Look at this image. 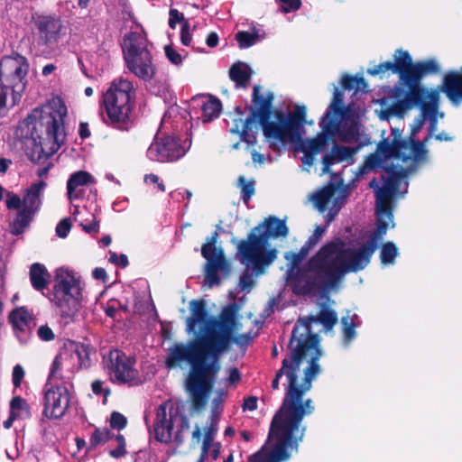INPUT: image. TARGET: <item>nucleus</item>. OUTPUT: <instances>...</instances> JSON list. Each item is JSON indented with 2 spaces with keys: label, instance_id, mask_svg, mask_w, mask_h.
Masks as SVG:
<instances>
[{
  "label": "nucleus",
  "instance_id": "1",
  "mask_svg": "<svg viewBox=\"0 0 462 462\" xmlns=\"http://www.w3.org/2000/svg\"><path fill=\"white\" fill-rule=\"evenodd\" d=\"M375 251L372 242L355 251L346 248L345 242L336 237L322 245L304 267L291 274L292 292L297 296L327 294L339 286L346 273L364 270Z\"/></svg>",
  "mask_w": 462,
  "mask_h": 462
},
{
  "label": "nucleus",
  "instance_id": "2",
  "mask_svg": "<svg viewBox=\"0 0 462 462\" xmlns=\"http://www.w3.org/2000/svg\"><path fill=\"white\" fill-rule=\"evenodd\" d=\"M237 312L238 306L236 302L222 309L221 319L213 321L204 338L206 351L199 362L195 363L193 369L189 370L186 379V391L189 394L194 411H201L207 405L208 395L221 369V356L228 352L233 344L245 348L252 340L250 334L236 335Z\"/></svg>",
  "mask_w": 462,
  "mask_h": 462
},
{
  "label": "nucleus",
  "instance_id": "3",
  "mask_svg": "<svg viewBox=\"0 0 462 462\" xmlns=\"http://www.w3.org/2000/svg\"><path fill=\"white\" fill-rule=\"evenodd\" d=\"M24 152L34 162H43L58 152L64 142L62 116L51 107L35 108L18 125Z\"/></svg>",
  "mask_w": 462,
  "mask_h": 462
},
{
  "label": "nucleus",
  "instance_id": "4",
  "mask_svg": "<svg viewBox=\"0 0 462 462\" xmlns=\"http://www.w3.org/2000/svg\"><path fill=\"white\" fill-rule=\"evenodd\" d=\"M289 229L285 220L275 216H269L262 223L253 228L247 239L240 240L237 244V254L243 263L252 264L255 273L262 274L265 268L277 258L278 251L275 248L264 250L268 240L277 237H285Z\"/></svg>",
  "mask_w": 462,
  "mask_h": 462
},
{
  "label": "nucleus",
  "instance_id": "5",
  "mask_svg": "<svg viewBox=\"0 0 462 462\" xmlns=\"http://www.w3.org/2000/svg\"><path fill=\"white\" fill-rule=\"evenodd\" d=\"M189 310L190 316L186 320V330L188 333L195 332L197 325L200 324L199 334L196 339L189 341L188 344L175 343L170 347L165 359V366L168 369L175 368L184 361L190 365V369H193L194 364L199 362L207 349L203 341L208 335V328L214 320L220 319L222 316V310L217 316H209L203 299L192 300L189 302Z\"/></svg>",
  "mask_w": 462,
  "mask_h": 462
},
{
  "label": "nucleus",
  "instance_id": "6",
  "mask_svg": "<svg viewBox=\"0 0 462 462\" xmlns=\"http://www.w3.org/2000/svg\"><path fill=\"white\" fill-rule=\"evenodd\" d=\"M135 101L136 89L133 82L123 77L114 79L100 99L103 122L116 130L130 131L135 125Z\"/></svg>",
  "mask_w": 462,
  "mask_h": 462
},
{
  "label": "nucleus",
  "instance_id": "7",
  "mask_svg": "<svg viewBox=\"0 0 462 462\" xmlns=\"http://www.w3.org/2000/svg\"><path fill=\"white\" fill-rule=\"evenodd\" d=\"M291 377V384L288 383L285 397L279 411L272 420L273 427L282 431L299 446L302 441L306 427L301 426V421L306 415L314 411V406L310 399L302 402V397L310 389L295 384V376Z\"/></svg>",
  "mask_w": 462,
  "mask_h": 462
},
{
  "label": "nucleus",
  "instance_id": "8",
  "mask_svg": "<svg viewBox=\"0 0 462 462\" xmlns=\"http://www.w3.org/2000/svg\"><path fill=\"white\" fill-rule=\"evenodd\" d=\"M261 87L254 85L252 93V103L253 106H249V115L243 122L242 119L236 121L234 127L231 129V133L238 134L241 141L246 143L248 145H254L256 143V134L258 133V126L255 124L257 121L261 125L264 136L268 140L279 141V136L273 134V131L271 128L273 121H271V116L273 115V103L274 100V95L272 91H268L265 96L260 93Z\"/></svg>",
  "mask_w": 462,
  "mask_h": 462
},
{
  "label": "nucleus",
  "instance_id": "9",
  "mask_svg": "<svg viewBox=\"0 0 462 462\" xmlns=\"http://www.w3.org/2000/svg\"><path fill=\"white\" fill-rule=\"evenodd\" d=\"M298 325L292 328L288 347L291 349V369L288 371V383L291 384V377L295 376V384H298V372L303 359L309 358V365L304 370L303 383L300 387L311 388L312 380L319 374V360L322 356L318 334H309L307 337H298Z\"/></svg>",
  "mask_w": 462,
  "mask_h": 462
},
{
  "label": "nucleus",
  "instance_id": "10",
  "mask_svg": "<svg viewBox=\"0 0 462 462\" xmlns=\"http://www.w3.org/2000/svg\"><path fill=\"white\" fill-rule=\"evenodd\" d=\"M123 58L126 69L143 82H150L157 73L156 65L147 41L141 33L131 32L125 35Z\"/></svg>",
  "mask_w": 462,
  "mask_h": 462
},
{
  "label": "nucleus",
  "instance_id": "11",
  "mask_svg": "<svg viewBox=\"0 0 462 462\" xmlns=\"http://www.w3.org/2000/svg\"><path fill=\"white\" fill-rule=\"evenodd\" d=\"M81 300V288L79 282L73 276H57L53 286V299L55 305L60 310L62 317L73 316L79 310Z\"/></svg>",
  "mask_w": 462,
  "mask_h": 462
},
{
  "label": "nucleus",
  "instance_id": "12",
  "mask_svg": "<svg viewBox=\"0 0 462 462\" xmlns=\"http://www.w3.org/2000/svg\"><path fill=\"white\" fill-rule=\"evenodd\" d=\"M276 121L270 125L273 134L279 136V142L284 143H298L301 141V129L306 121V107L296 106L293 113L288 116L282 110H275Z\"/></svg>",
  "mask_w": 462,
  "mask_h": 462
},
{
  "label": "nucleus",
  "instance_id": "13",
  "mask_svg": "<svg viewBox=\"0 0 462 462\" xmlns=\"http://www.w3.org/2000/svg\"><path fill=\"white\" fill-rule=\"evenodd\" d=\"M28 70L29 63L26 58L18 53L15 58L9 57L1 61L0 75L7 78V87L13 94L10 107L17 104L26 88Z\"/></svg>",
  "mask_w": 462,
  "mask_h": 462
},
{
  "label": "nucleus",
  "instance_id": "14",
  "mask_svg": "<svg viewBox=\"0 0 462 462\" xmlns=\"http://www.w3.org/2000/svg\"><path fill=\"white\" fill-rule=\"evenodd\" d=\"M104 367L111 382L119 384L133 383L139 373L134 368L135 360L119 349H112L103 357Z\"/></svg>",
  "mask_w": 462,
  "mask_h": 462
},
{
  "label": "nucleus",
  "instance_id": "15",
  "mask_svg": "<svg viewBox=\"0 0 462 462\" xmlns=\"http://www.w3.org/2000/svg\"><path fill=\"white\" fill-rule=\"evenodd\" d=\"M275 439V444L270 452L258 451L251 455L248 462H284L291 457V452H298L299 446L282 431L273 427L271 422L268 439Z\"/></svg>",
  "mask_w": 462,
  "mask_h": 462
},
{
  "label": "nucleus",
  "instance_id": "16",
  "mask_svg": "<svg viewBox=\"0 0 462 462\" xmlns=\"http://www.w3.org/2000/svg\"><path fill=\"white\" fill-rule=\"evenodd\" d=\"M45 183L40 181L33 183L23 198V207L18 211L16 218L10 225V231L14 236H19L30 225L34 215L40 208V193Z\"/></svg>",
  "mask_w": 462,
  "mask_h": 462
},
{
  "label": "nucleus",
  "instance_id": "17",
  "mask_svg": "<svg viewBox=\"0 0 462 462\" xmlns=\"http://www.w3.org/2000/svg\"><path fill=\"white\" fill-rule=\"evenodd\" d=\"M187 150L181 143L180 138L174 135L163 134L156 136L147 151L152 161L159 162H175L183 157Z\"/></svg>",
  "mask_w": 462,
  "mask_h": 462
},
{
  "label": "nucleus",
  "instance_id": "18",
  "mask_svg": "<svg viewBox=\"0 0 462 462\" xmlns=\"http://www.w3.org/2000/svg\"><path fill=\"white\" fill-rule=\"evenodd\" d=\"M70 403V393L65 385H55L44 391L42 414L50 420L62 418Z\"/></svg>",
  "mask_w": 462,
  "mask_h": 462
},
{
  "label": "nucleus",
  "instance_id": "19",
  "mask_svg": "<svg viewBox=\"0 0 462 462\" xmlns=\"http://www.w3.org/2000/svg\"><path fill=\"white\" fill-rule=\"evenodd\" d=\"M32 23L38 37V44L51 46L60 41L63 24L56 15L39 14L32 17Z\"/></svg>",
  "mask_w": 462,
  "mask_h": 462
},
{
  "label": "nucleus",
  "instance_id": "20",
  "mask_svg": "<svg viewBox=\"0 0 462 462\" xmlns=\"http://www.w3.org/2000/svg\"><path fill=\"white\" fill-rule=\"evenodd\" d=\"M178 411L173 409L170 401L160 404L156 409L155 420L153 424L154 438L162 443H170L172 439L173 420Z\"/></svg>",
  "mask_w": 462,
  "mask_h": 462
},
{
  "label": "nucleus",
  "instance_id": "21",
  "mask_svg": "<svg viewBox=\"0 0 462 462\" xmlns=\"http://www.w3.org/2000/svg\"><path fill=\"white\" fill-rule=\"evenodd\" d=\"M338 321L337 313L328 304L322 303L317 315H309L300 318L295 325H298V337H307L311 332V324L319 323L327 331L331 330Z\"/></svg>",
  "mask_w": 462,
  "mask_h": 462
},
{
  "label": "nucleus",
  "instance_id": "22",
  "mask_svg": "<svg viewBox=\"0 0 462 462\" xmlns=\"http://www.w3.org/2000/svg\"><path fill=\"white\" fill-rule=\"evenodd\" d=\"M408 57V64L405 66V75L410 80L421 81L422 78L428 74H437L439 71V66L434 59L412 62L409 51H405Z\"/></svg>",
  "mask_w": 462,
  "mask_h": 462
},
{
  "label": "nucleus",
  "instance_id": "23",
  "mask_svg": "<svg viewBox=\"0 0 462 462\" xmlns=\"http://www.w3.org/2000/svg\"><path fill=\"white\" fill-rule=\"evenodd\" d=\"M408 64V57L405 51L398 49L394 54V61H384L373 68L367 69V73L371 76H376L391 70L393 73L398 74L400 80L405 75V66Z\"/></svg>",
  "mask_w": 462,
  "mask_h": 462
},
{
  "label": "nucleus",
  "instance_id": "24",
  "mask_svg": "<svg viewBox=\"0 0 462 462\" xmlns=\"http://www.w3.org/2000/svg\"><path fill=\"white\" fill-rule=\"evenodd\" d=\"M401 82L408 88L404 99L411 109L414 106H420L431 95V91L420 86V81L410 80L407 76H403Z\"/></svg>",
  "mask_w": 462,
  "mask_h": 462
},
{
  "label": "nucleus",
  "instance_id": "25",
  "mask_svg": "<svg viewBox=\"0 0 462 462\" xmlns=\"http://www.w3.org/2000/svg\"><path fill=\"white\" fill-rule=\"evenodd\" d=\"M357 147H347L334 143L331 151L322 158V171L329 172L332 165L345 160L352 159L357 152Z\"/></svg>",
  "mask_w": 462,
  "mask_h": 462
},
{
  "label": "nucleus",
  "instance_id": "26",
  "mask_svg": "<svg viewBox=\"0 0 462 462\" xmlns=\"http://www.w3.org/2000/svg\"><path fill=\"white\" fill-rule=\"evenodd\" d=\"M369 185L371 188L374 189L376 198V211L386 213L387 218L390 221H393V201L396 194L388 190V189L378 187L374 179L370 182Z\"/></svg>",
  "mask_w": 462,
  "mask_h": 462
},
{
  "label": "nucleus",
  "instance_id": "27",
  "mask_svg": "<svg viewBox=\"0 0 462 462\" xmlns=\"http://www.w3.org/2000/svg\"><path fill=\"white\" fill-rule=\"evenodd\" d=\"M10 324L12 325L16 336L22 341L18 332H24L25 328L29 327L32 321V316L25 307L14 309L8 316Z\"/></svg>",
  "mask_w": 462,
  "mask_h": 462
},
{
  "label": "nucleus",
  "instance_id": "28",
  "mask_svg": "<svg viewBox=\"0 0 462 462\" xmlns=\"http://www.w3.org/2000/svg\"><path fill=\"white\" fill-rule=\"evenodd\" d=\"M71 345L73 346V350L69 353V357L72 358L74 355L76 356L78 359L77 370L88 368L91 365L90 354L95 353L94 347L89 344L80 342L71 343V341H69L70 348Z\"/></svg>",
  "mask_w": 462,
  "mask_h": 462
},
{
  "label": "nucleus",
  "instance_id": "29",
  "mask_svg": "<svg viewBox=\"0 0 462 462\" xmlns=\"http://www.w3.org/2000/svg\"><path fill=\"white\" fill-rule=\"evenodd\" d=\"M30 282L34 290L42 291L50 283L51 274L46 267L40 263H34L30 267Z\"/></svg>",
  "mask_w": 462,
  "mask_h": 462
},
{
  "label": "nucleus",
  "instance_id": "30",
  "mask_svg": "<svg viewBox=\"0 0 462 462\" xmlns=\"http://www.w3.org/2000/svg\"><path fill=\"white\" fill-rule=\"evenodd\" d=\"M253 71L251 68L244 62L237 61L234 63L229 69V78L236 86L246 88L251 80Z\"/></svg>",
  "mask_w": 462,
  "mask_h": 462
},
{
  "label": "nucleus",
  "instance_id": "31",
  "mask_svg": "<svg viewBox=\"0 0 462 462\" xmlns=\"http://www.w3.org/2000/svg\"><path fill=\"white\" fill-rule=\"evenodd\" d=\"M95 183L94 177L88 171H78L70 175L67 181V193L69 199L77 198L73 196L76 189L81 186H88Z\"/></svg>",
  "mask_w": 462,
  "mask_h": 462
},
{
  "label": "nucleus",
  "instance_id": "32",
  "mask_svg": "<svg viewBox=\"0 0 462 462\" xmlns=\"http://www.w3.org/2000/svg\"><path fill=\"white\" fill-rule=\"evenodd\" d=\"M389 222L390 220L387 218L386 213L376 211V226L366 242L367 244L374 243L375 250L378 248L379 241L387 233ZM391 223H393V220ZM393 226H394V224H393Z\"/></svg>",
  "mask_w": 462,
  "mask_h": 462
},
{
  "label": "nucleus",
  "instance_id": "33",
  "mask_svg": "<svg viewBox=\"0 0 462 462\" xmlns=\"http://www.w3.org/2000/svg\"><path fill=\"white\" fill-rule=\"evenodd\" d=\"M222 109L221 101L210 96V97L202 102L201 111H202V121L204 123H209L215 118L218 117Z\"/></svg>",
  "mask_w": 462,
  "mask_h": 462
},
{
  "label": "nucleus",
  "instance_id": "34",
  "mask_svg": "<svg viewBox=\"0 0 462 462\" xmlns=\"http://www.w3.org/2000/svg\"><path fill=\"white\" fill-rule=\"evenodd\" d=\"M297 144H300V148H304L312 154L317 155L326 149L328 144V136L321 133L312 139L300 141Z\"/></svg>",
  "mask_w": 462,
  "mask_h": 462
},
{
  "label": "nucleus",
  "instance_id": "35",
  "mask_svg": "<svg viewBox=\"0 0 462 462\" xmlns=\"http://www.w3.org/2000/svg\"><path fill=\"white\" fill-rule=\"evenodd\" d=\"M336 189L337 186L335 184L328 183L312 196V200L320 212H323L327 208L328 202L336 192Z\"/></svg>",
  "mask_w": 462,
  "mask_h": 462
},
{
  "label": "nucleus",
  "instance_id": "36",
  "mask_svg": "<svg viewBox=\"0 0 462 462\" xmlns=\"http://www.w3.org/2000/svg\"><path fill=\"white\" fill-rule=\"evenodd\" d=\"M342 104V93L335 88L333 101L329 106V109H328L321 118L320 125L322 126L324 131L329 132L330 127L334 125V122L332 119V111L338 112Z\"/></svg>",
  "mask_w": 462,
  "mask_h": 462
},
{
  "label": "nucleus",
  "instance_id": "37",
  "mask_svg": "<svg viewBox=\"0 0 462 462\" xmlns=\"http://www.w3.org/2000/svg\"><path fill=\"white\" fill-rule=\"evenodd\" d=\"M410 109V106L403 97L402 99H398L388 107L382 109L380 118L382 120H389L393 116L402 117L404 113Z\"/></svg>",
  "mask_w": 462,
  "mask_h": 462
},
{
  "label": "nucleus",
  "instance_id": "38",
  "mask_svg": "<svg viewBox=\"0 0 462 462\" xmlns=\"http://www.w3.org/2000/svg\"><path fill=\"white\" fill-rule=\"evenodd\" d=\"M394 134V146L397 153V158L402 159L403 162H407L411 159L410 154L411 142V137L409 139L397 138V130H393Z\"/></svg>",
  "mask_w": 462,
  "mask_h": 462
},
{
  "label": "nucleus",
  "instance_id": "39",
  "mask_svg": "<svg viewBox=\"0 0 462 462\" xmlns=\"http://www.w3.org/2000/svg\"><path fill=\"white\" fill-rule=\"evenodd\" d=\"M237 186L241 189V199L245 205H248L255 193V180L254 179L247 180L245 176L241 175L237 179Z\"/></svg>",
  "mask_w": 462,
  "mask_h": 462
},
{
  "label": "nucleus",
  "instance_id": "40",
  "mask_svg": "<svg viewBox=\"0 0 462 462\" xmlns=\"http://www.w3.org/2000/svg\"><path fill=\"white\" fill-rule=\"evenodd\" d=\"M206 260H207V263H206L205 270H207V271H211V272H216V273L222 271L224 273H228L230 270V266L225 258L222 249H219L217 257L212 258V259L208 258Z\"/></svg>",
  "mask_w": 462,
  "mask_h": 462
},
{
  "label": "nucleus",
  "instance_id": "41",
  "mask_svg": "<svg viewBox=\"0 0 462 462\" xmlns=\"http://www.w3.org/2000/svg\"><path fill=\"white\" fill-rule=\"evenodd\" d=\"M385 171L390 173V176L384 180L383 188L396 194L399 187L400 179L404 176L403 170H395L393 166L386 168Z\"/></svg>",
  "mask_w": 462,
  "mask_h": 462
},
{
  "label": "nucleus",
  "instance_id": "42",
  "mask_svg": "<svg viewBox=\"0 0 462 462\" xmlns=\"http://www.w3.org/2000/svg\"><path fill=\"white\" fill-rule=\"evenodd\" d=\"M68 352L60 353L54 357L51 366L50 374L48 375V381L63 379L61 370L63 367V364L68 359Z\"/></svg>",
  "mask_w": 462,
  "mask_h": 462
},
{
  "label": "nucleus",
  "instance_id": "43",
  "mask_svg": "<svg viewBox=\"0 0 462 462\" xmlns=\"http://www.w3.org/2000/svg\"><path fill=\"white\" fill-rule=\"evenodd\" d=\"M114 438V434L107 428H96L89 438L90 448H96L98 445L106 443Z\"/></svg>",
  "mask_w": 462,
  "mask_h": 462
},
{
  "label": "nucleus",
  "instance_id": "44",
  "mask_svg": "<svg viewBox=\"0 0 462 462\" xmlns=\"http://www.w3.org/2000/svg\"><path fill=\"white\" fill-rule=\"evenodd\" d=\"M218 233L213 232L210 237L207 238V242L201 246V254L205 259H212L217 257L220 248L217 247Z\"/></svg>",
  "mask_w": 462,
  "mask_h": 462
},
{
  "label": "nucleus",
  "instance_id": "45",
  "mask_svg": "<svg viewBox=\"0 0 462 462\" xmlns=\"http://www.w3.org/2000/svg\"><path fill=\"white\" fill-rule=\"evenodd\" d=\"M438 100L439 94L437 91L432 90L430 97L426 100L420 107L421 110V118L426 116L436 117V113L438 111Z\"/></svg>",
  "mask_w": 462,
  "mask_h": 462
},
{
  "label": "nucleus",
  "instance_id": "46",
  "mask_svg": "<svg viewBox=\"0 0 462 462\" xmlns=\"http://www.w3.org/2000/svg\"><path fill=\"white\" fill-rule=\"evenodd\" d=\"M397 255L398 249L393 242H386L382 245L380 259L383 264H393Z\"/></svg>",
  "mask_w": 462,
  "mask_h": 462
},
{
  "label": "nucleus",
  "instance_id": "47",
  "mask_svg": "<svg viewBox=\"0 0 462 462\" xmlns=\"http://www.w3.org/2000/svg\"><path fill=\"white\" fill-rule=\"evenodd\" d=\"M236 40L237 41L240 49H246L257 42L259 35L256 32H249L246 31H240L236 34Z\"/></svg>",
  "mask_w": 462,
  "mask_h": 462
},
{
  "label": "nucleus",
  "instance_id": "48",
  "mask_svg": "<svg viewBox=\"0 0 462 462\" xmlns=\"http://www.w3.org/2000/svg\"><path fill=\"white\" fill-rule=\"evenodd\" d=\"M411 156L413 157L414 161L419 162L423 160L426 156L427 150L425 148V143L427 141H419L415 140L413 137H411Z\"/></svg>",
  "mask_w": 462,
  "mask_h": 462
},
{
  "label": "nucleus",
  "instance_id": "49",
  "mask_svg": "<svg viewBox=\"0 0 462 462\" xmlns=\"http://www.w3.org/2000/svg\"><path fill=\"white\" fill-rule=\"evenodd\" d=\"M311 248H309V245L307 244H305L300 250V252L298 253H293L292 255H291V263H292V266L293 267H297L296 270L300 269V268H302L301 267H298V265L300 263V262L303 260V258L308 254L309 251L310 250ZM305 265H303L304 267ZM297 271H294L293 269L290 270L289 273H288V275H289V281H290V284H291V274L295 273ZM291 287L292 288V285H291Z\"/></svg>",
  "mask_w": 462,
  "mask_h": 462
},
{
  "label": "nucleus",
  "instance_id": "50",
  "mask_svg": "<svg viewBox=\"0 0 462 462\" xmlns=\"http://www.w3.org/2000/svg\"><path fill=\"white\" fill-rule=\"evenodd\" d=\"M10 411L16 413L17 411H22L27 417L31 414L29 404L26 400L21 396H14L12 398L10 402Z\"/></svg>",
  "mask_w": 462,
  "mask_h": 462
},
{
  "label": "nucleus",
  "instance_id": "51",
  "mask_svg": "<svg viewBox=\"0 0 462 462\" xmlns=\"http://www.w3.org/2000/svg\"><path fill=\"white\" fill-rule=\"evenodd\" d=\"M341 323L343 326V335L344 340L346 342H350L356 337V324L353 320L349 321L347 317H343L341 319Z\"/></svg>",
  "mask_w": 462,
  "mask_h": 462
},
{
  "label": "nucleus",
  "instance_id": "52",
  "mask_svg": "<svg viewBox=\"0 0 462 462\" xmlns=\"http://www.w3.org/2000/svg\"><path fill=\"white\" fill-rule=\"evenodd\" d=\"M127 425V419L125 415L118 411H113L110 415V427L112 429L121 430Z\"/></svg>",
  "mask_w": 462,
  "mask_h": 462
},
{
  "label": "nucleus",
  "instance_id": "53",
  "mask_svg": "<svg viewBox=\"0 0 462 462\" xmlns=\"http://www.w3.org/2000/svg\"><path fill=\"white\" fill-rule=\"evenodd\" d=\"M291 365L290 360L287 358H284L282 362V367L277 371L275 377L273 378V380L272 382L273 389L276 390L279 388V381H280V378L283 374H286V376L288 377V371L291 369Z\"/></svg>",
  "mask_w": 462,
  "mask_h": 462
},
{
  "label": "nucleus",
  "instance_id": "54",
  "mask_svg": "<svg viewBox=\"0 0 462 462\" xmlns=\"http://www.w3.org/2000/svg\"><path fill=\"white\" fill-rule=\"evenodd\" d=\"M5 195H6V200H5L6 208L8 209H18V211H19L23 207V199H21V198L18 195L14 194L12 191H6Z\"/></svg>",
  "mask_w": 462,
  "mask_h": 462
},
{
  "label": "nucleus",
  "instance_id": "55",
  "mask_svg": "<svg viewBox=\"0 0 462 462\" xmlns=\"http://www.w3.org/2000/svg\"><path fill=\"white\" fill-rule=\"evenodd\" d=\"M164 52L166 58L171 64L176 66L182 64V56L171 45H166L164 47Z\"/></svg>",
  "mask_w": 462,
  "mask_h": 462
},
{
  "label": "nucleus",
  "instance_id": "56",
  "mask_svg": "<svg viewBox=\"0 0 462 462\" xmlns=\"http://www.w3.org/2000/svg\"><path fill=\"white\" fill-rule=\"evenodd\" d=\"M379 150L383 154H384L386 158H397V153L394 146V139L393 140V143H389L386 140L381 142L379 144Z\"/></svg>",
  "mask_w": 462,
  "mask_h": 462
},
{
  "label": "nucleus",
  "instance_id": "57",
  "mask_svg": "<svg viewBox=\"0 0 462 462\" xmlns=\"http://www.w3.org/2000/svg\"><path fill=\"white\" fill-rule=\"evenodd\" d=\"M109 254V263H114L121 268H125L128 266L129 261L126 254H121L120 255H117V254L115 252H110Z\"/></svg>",
  "mask_w": 462,
  "mask_h": 462
},
{
  "label": "nucleus",
  "instance_id": "58",
  "mask_svg": "<svg viewBox=\"0 0 462 462\" xmlns=\"http://www.w3.org/2000/svg\"><path fill=\"white\" fill-rule=\"evenodd\" d=\"M217 431L216 424L211 425L205 430L204 439H203V452H206L209 448L211 442L214 439L215 433Z\"/></svg>",
  "mask_w": 462,
  "mask_h": 462
},
{
  "label": "nucleus",
  "instance_id": "59",
  "mask_svg": "<svg viewBox=\"0 0 462 462\" xmlns=\"http://www.w3.org/2000/svg\"><path fill=\"white\" fill-rule=\"evenodd\" d=\"M71 228V222L69 218H63L56 226V235L60 238L67 237Z\"/></svg>",
  "mask_w": 462,
  "mask_h": 462
},
{
  "label": "nucleus",
  "instance_id": "60",
  "mask_svg": "<svg viewBox=\"0 0 462 462\" xmlns=\"http://www.w3.org/2000/svg\"><path fill=\"white\" fill-rule=\"evenodd\" d=\"M24 370L21 365H16L13 368L12 382L14 388L21 386L22 381L24 377Z\"/></svg>",
  "mask_w": 462,
  "mask_h": 462
},
{
  "label": "nucleus",
  "instance_id": "61",
  "mask_svg": "<svg viewBox=\"0 0 462 462\" xmlns=\"http://www.w3.org/2000/svg\"><path fill=\"white\" fill-rule=\"evenodd\" d=\"M39 338L42 341H51L55 338L52 329L48 325L41 326L37 330Z\"/></svg>",
  "mask_w": 462,
  "mask_h": 462
},
{
  "label": "nucleus",
  "instance_id": "62",
  "mask_svg": "<svg viewBox=\"0 0 462 462\" xmlns=\"http://www.w3.org/2000/svg\"><path fill=\"white\" fill-rule=\"evenodd\" d=\"M282 11L285 14L297 11L301 5L300 0H280Z\"/></svg>",
  "mask_w": 462,
  "mask_h": 462
},
{
  "label": "nucleus",
  "instance_id": "63",
  "mask_svg": "<svg viewBox=\"0 0 462 462\" xmlns=\"http://www.w3.org/2000/svg\"><path fill=\"white\" fill-rule=\"evenodd\" d=\"M169 26L171 29H175L176 24L178 23H184L186 20L184 19V15L182 13H180L177 9H171L169 12Z\"/></svg>",
  "mask_w": 462,
  "mask_h": 462
},
{
  "label": "nucleus",
  "instance_id": "64",
  "mask_svg": "<svg viewBox=\"0 0 462 462\" xmlns=\"http://www.w3.org/2000/svg\"><path fill=\"white\" fill-rule=\"evenodd\" d=\"M104 382L100 379H96L91 383V390L94 394L100 395L103 394L105 398H106L110 394V389H103Z\"/></svg>",
  "mask_w": 462,
  "mask_h": 462
}]
</instances>
